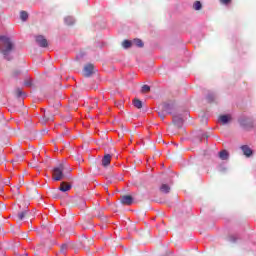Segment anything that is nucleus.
Masks as SVG:
<instances>
[{
    "instance_id": "obj_39",
    "label": "nucleus",
    "mask_w": 256,
    "mask_h": 256,
    "mask_svg": "<svg viewBox=\"0 0 256 256\" xmlns=\"http://www.w3.org/2000/svg\"><path fill=\"white\" fill-rule=\"evenodd\" d=\"M24 256H27V254H25Z\"/></svg>"
},
{
    "instance_id": "obj_9",
    "label": "nucleus",
    "mask_w": 256,
    "mask_h": 256,
    "mask_svg": "<svg viewBox=\"0 0 256 256\" xmlns=\"http://www.w3.org/2000/svg\"><path fill=\"white\" fill-rule=\"evenodd\" d=\"M161 111H164V113H168V115H171V112L173 111V104H170V103L162 104Z\"/></svg>"
},
{
    "instance_id": "obj_28",
    "label": "nucleus",
    "mask_w": 256,
    "mask_h": 256,
    "mask_svg": "<svg viewBox=\"0 0 256 256\" xmlns=\"http://www.w3.org/2000/svg\"><path fill=\"white\" fill-rule=\"evenodd\" d=\"M69 249V244H63L60 248L61 253H65Z\"/></svg>"
},
{
    "instance_id": "obj_10",
    "label": "nucleus",
    "mask_w": 256,
    "mask_h": 256,
    "mask_svg": "<svg viewBox=\"0 0 256 256\" xmlns=\"http://www.w3.org/2000/svg\"><path fill=\"white\" fill-rule=\"evenodd\" d=\"M71 184L67 182H61L59 191H62V193H67V191H71Z\"/></svg>"
},
{
    "instance_id": "obj_33",
    "label": "nucleus",
    "mask_w": 256,
    "mask_h": 256,
    "mask_svg": "<svg viewBox=\"0 0 256 256\" xmlns=\"http://www.w3.org/2000/svg\"><path fill=\"white\" fill-rule=\"evenodd\" d=\"M207 99L211 103L212 101H214L215 97H213V95H208Z\"/></svg>"
},
{
    "instance_id": "obj_8",
    "label": "nucleus",
    "mask_w": 256,
    "mask_h": 256,
    "mask_svg": "<svg viewBox=\"0 0 256 256\" xmlns=\"http://www.w3.org/2000/svg\"><path fill=\"white\" fill-rule=\"evenodd\" d=\"M172 121L177 129H181L183 127V118L181 116H173Z\"/></svg>"
},
{
    "instance_id": "obj_27",
    "label": "nucleus",
    "mask_w": 256,
    "mask_h": 256,
    "mask_svg": "<svg viewBox=\"0 0 256 256\" xmlns=\"http://www.w3.org/2000/svg\"><path fill=\"white\" fill-rule=\"evenodd\" d=\"M14 94H15L17 97H21V95H23V90H21V88H17V89L14 91Z\"/></svg>"
},
{
    "instance_id": "obj_38",
    "label": "nucleus",
    "mask_w": 256,
    "mask_h": 256,
    "mask_svg": "<svg viewBox=\"0 0 256 256\" xmlns=\"http://www.w3.org/2000/svg\"><path fill=\"white\" fill-rule=\"evenodd\" d=\"M5 183V185H7V182H4Z\"/></svg>"
},
{
    "instance_id": "obj_26",
    "label": "nucleus",
    "mask_w": 256,
    "mask_h": 256,
    "mask_svg": "<svg viewBox=\"0 0 256 256\" xmlns=\"http://www.w3.org/2000/svg\"><path fill=\"white\" fill-rule=\"evenodd\" d=\"M19 75H21L20 70H13L11 73V77H13V78L19 77Z\"/></svg>"
},
{
    "instance_id": "obj_22",
    "label": "nucleus",
    "mask_w": 256,
    "mask_h": 256,
    "mask_svg": "<svg viewBox=\"0 0 256 256\" xmlns=\"http://www.w3.org/2000/svg\"><path fill=\"white\" fill-rule=\"evenodd\" d=\"M131 45H133V42H131L129 40H124L122 43V47H124V49H129V47H131Z\"/></svg>"
},
{
    "instance_id": "obj_17",
    "label": "nucleus",
    "mask_w": 256,
    "mask_h": 256,
    "mask_svg": "<svg viewBox=\"0 0 256 256\" xmlns=\"http://www.w3.org/2000/svg\"><path fill=\"white\" fill-rule=\"evenodd\" d=\"M161 193H169L171 191V187L167 184H162L160 187Z\"/></svg>"
},
{
    "instance_id": "obj_32",
    "label": "nucleus",
    "mask_w": 256,
    "mask_h": 256,
    "mask_svg": "<svg viewBox=\"0 0 256 256\" xmlns=\"http://www.w3.org/2000/svg\"><path fill=\"white\" fill-rule=\"evenodd\" d=\"M24 85H25L26 87H31V80H26V81L24 82Z\"/></svg>"
},
{
    "instance_id": "obj_29",
    "label": "nucleus",
    "mask_w": 256,
    "mask_h": 256,
    "mask_svg": "<svg viewBox=\"0 0 256 256\" xmlns=\"http://www.w3.org/2000/svg\"><path fill=\"white\" fill-rule=\"evenodd\" d=\"M158 116L160 117V119H162V121L165 120V111L161 110L158 112Z\"/></svg>"
},
{
    "instance_id": "obj_14",
    "label": "nucleus",
    "mask_w": 256,
    "mask_h": 256,
    "mask_svg": "<svg viewBox=\"0 0 256 256\" xmlns=\"http://www.w3.org/2000/svg\"><path fill=\"white\" fill-rule=\"evenodd\" d=\"M219 158L222 161H227V159H229V152H227V150H222L219 152Z\"/></svg>"
},
{
    "instance_id": "obj_11",
    "label": "nucleus",
    "mask_w": 256,
    "mask_h": 256,
    "mask_svg": "<svg viewBox=\"0 0 256 256\" xmlns=\"http://www.w3.org/2000/svg\"><path fill=\"white\" fill-rule=\"evenodd\" d=\"M111 165V155L105 154L102 158V167H109Z\"/></svg>"
},
{
    "instance_id": "obj_15",
    "label": "nucleus",
    "mask_w": 256,
    "mask_h": 256,
    "mask_svg": "<svg viewBox=\"0 0 256 256\" xmlns=\"http://www.w3.org/2000/svg\"><path fill=\"white\" fill-rule=\"evenodd\" d=\"M133 105H134V107H136V109L143 108V102L137 98L133 100Z\"/></svg>"
},
{
    "instance_id": "obj_34",
    "label": "nucleus",
    "mask_w": 256,
    "mask_h": 256,
    "mask_svg": "<svg viewBox=\"0 0 256 256\" xmlns=\"http://www.w3.org/2000/svg\"><path fill=\"white\" fill-rule=\"evenodd\" d=\"M19 183H20V185H23V184H25V180H23V178H22V179H20Z\"/></svg>"
},
{
    "instance_id": "obj_3",
    "label": "nucleus",
    "mask_w": 256,
    "mask_h": 256,
    "mask_svg": "<svg viewBox=\"0 0 256 256\" xmlns=\"http://www.w3.org/2000/svg\"><path fill=\"white\" fill-rule=\"evenodd\" d=\"M57 115V108L50 107L49 111L44 113V120L45 121H53V118Z\"/></svg>"
},
{
    "instance_id": "obj_30",
    "label": "nucleus",
    "mask_w": 256,
    "mask_h": 256,
    "mask_svg": "<svg viewBox=\"0 0 256 256\" xmlns=\"http://www.w3.org/2000/svg\"><path fill=\"white\" fill-rule=\"evenodd\" d=\"M222 5H229L231 3V0H219Z\"/></svg>"
},
{
    "instance_id": "obj_31",
    "label": "nucleus",
    "mask_w": 256,
    "mask_h": 256,
    "mask_svg": "<svg viewBox=\"0 0 256 256\" xmlns=\"http://www.w3.org/2000/svg\"><path fill=\"white\" fill-rule=\"evenodd\" d=\"M12 191H13L14 193H16V195H19V186H14V187L12 188Z\"/></svg>"
},
{
    "instance_id": "obj_6",
    "label": "nucleus",
    "mask_w": 256,
    "mask_h": 256,
    "mask_svg": "<svg viewBox=\"0 0 256 256\" xmlns=\"http://www.w3.org/2000/svg\"><path fill=\"white\" fill-rule=\"evenodd\" d=\"M36 43H38L39 47H49V43L47 42V39L43 35L36 36Z\"/></svg>"
},
{
    "instance_id": "obj_37",
    "label": "nucleus",
    "mask_w": 256,
    "mask_h": 256,
    "mask_svg": "<svg viewBox=\"0 0 256 256\" xmlns=\"http://www.w3.org/2000/svg\"><path fill=\"white\" fill-rule=\"evenodd\" d=\"M56 105H57V107H59L61 104L57 103Z\"/></svg>"
},
{
    "instance_id": "obj_5",
    "label": "nucleus",
    "mask_w": 256,
    "mask_h": 256,
    "mask_svg": "<svg viewBox=\"0 0 256 256\" xmlns=\"http://www.w3.org/2000/svg\"><path fill=\"white\" fill-rule=\"evenodd\" d=\"M93 71H95V65H93V64L85 65L84 69H83L84 77H91L93 74Z\"/></svg>"
},
{
    "instance_id": "obj_35",
    "label": "nucleus",
    "mask_w": 256,
    "mask_h": 256,
    "mask_svg": "<svg viewBox=\"0 0 256 256\" xmlns=\"http://www.w3.org/2000/svg\"><path fill=\"white\" fill-rule=\"evenodd\" d=\"M230 241H232V243H235V237L231 236Z\"/></svg>"
},
{
    "instance_id": "obj_4",
    "label": "nucleus",
    "mask_w": 256,
    "mask_h": 256,
    "mask_svg": "<svg viewBox=\"0 0 256 256\" xmlns=\"http://www.w3.org/2000/svg\"><path fill=\"white\" fill-rule=\"evenodd\" d=\"M80 244L86 251H89V247H91V245H93V239L83 236L80 240Z\"/></svg>"
},
{
    "instance_id": "obj_16",
    "label": "nucleus",
    "mask_w": 256,
    "mask_h": 256,
    "mask_svg": "<svg viewBox=\"0 0 256 256\" xmlns=\"http://www.w3.org/2000/svg\"><path fill=\"white\" fill-rule=\"evenodd\" d=\"M40 163L41 161H39V158H37V156H34L33 161L30 163V166L33 168H37L39 167Z\"/></svg>"
},
{
    "instance_id": "obj_36",
    "label": "nucleus",
    "mask_w": 256,
    "mask_h": 256,
    "mask_svg": "<svg viewBox=\"0 0 256 256\" xmlns=\"http://www.w3.org/2000/svg\"><path fill=\"white\" fill-rule=\"evenodd\" d=\"M81 205H82V207H85V201L84 200H81Z\"/></svg>"
},
{
    "instance_id": "obj_23",
    "label": "nucleus",
    "mask_w": 256,
    "mask_h": 256,
    "mask_svg": "<svg viewBox=\"0 0 256 256\" xmlns=\"http://www.w3.org/2000/svg\"><path fill=\"white\" fill-rule=\"evenodd\" d=\"M64 21L66 25H73V23H75V20H73V17H70V16L66 17Z\"/></svg>"
},
{
    "instance_id": "obj_25",
    "label": "nucleus",
    "mask_w": 256,
    "mask_h": 256,
    "mask_svg": "<svg viewBox=\"0 0 256 256\" xmlns=\"http://www.w3.org/2000/svg\"><path fill=\"white\" fill-rule=\"evenodd\" d=\"M149 91H151V87L149 85H143L141 92L142 93H149Z\"/></svg>"
},
{
    "instance_id": "obj_13",
    "label": "nucleus",
    "mask_w": 256,
    "mask_h": 256,
    "mask_svg": "<svg viewBox=\"0 0 256 256\" xmlns=\"http://www.w3.org/2000/svg\"><path fill=\"white\" fill-rule=\"evenodd\" d=\"M218 119L222 125H227L231 121V115H220Z\"/></svg>"
},
{
    "instance_id": "obj_7",
    "label": "nucleus",
    "mask_w": 256,
    "mask_h": 256,
    "mask_svg": "<svg viewBox=\"0 0 256 256\" xmlns=\"http://www.w3.org/2000/svg\"><path fill=\"white\" fill-rule=\"evenodd\" d=\"M122 205H133V196L131 195H123L121 197Z\"/></svg>"
},
{
    "instance_id": "obj_19",
    "label": "nucleus",
    "mask_w": 256,
    "mask_h": 256,
    "mask_svg": "<svg viewBox=\"0 0 256 256\" xmlns=\"http://www.w3.org/2000/svg\"><path fill=\"white\" fill-rule=\"evenodd\" d=\"M133 45H136V47H144L143 40L141 39H134L132 41Z\"/></svg>"
},
{
    "instance_id": "obj_21",
    "label": "nucleus",
    "mask_w": 256,
    "mask_h": 256,
    "mask_svg": "<svg viewBox=\"0 0 256 256\" xmlns=\"http://www.w3.org/2000/svg\"><path fill=\"white\" fill-rule=\"evenodd\" d=\"M23 159H25V155H23V153H21L16 156V158L14 159V162L21 163V161H23Z\"/></svg>"
},
{
    "instance_id": "obj_1",
    "label": "nucleus",
    "mask_w": 256,
    "mask_h": 256,
    "mask_svg": "<svg viewBox=\"0 0 256 256\" xmlns=\"http://www.w3.org/2000/svg\"><path fill=\"white\" fill-rule=\"evenodd\" d=\"M14 47L15 45L11 38L7 36H0V53L4 55V59H7V61H11L9 55H11V51H13Z\"/></svg>"
},
{
    "instance_id": "obj_24",
    "label": "nucleus",
    "mask_w": 256,
    "mask_h": 256,
    "mask_svg": "<svg viewBox=\"0 0 256 256\" xmlns=\"http://www.w3.org/2000/svg\"><path fill=\"white\" fill-rule=\"evenodd\" d=\"M26 215H27V211L18 213V220L23 221L25 219Z\"/></svg>"
},
{
    "instance_id": "obj_2",
    "label": "nucleus",
    "mask_w": 256,
    "mask_h": 256,
    "mask_svg": "<svg viewBox=\"0 0 256 256\" xmlns=\"http://www.w3.org/2000/svg\"><path fill=\"white\" fill-rule=\"evenodd\" d=\"M63 171H65V163H60L53 169L52 179L53 181H61L64 177Z\"/></svg>"
},
{
    "instance_id": "obj_20",
    "label": "nucleus",
    "mask_w": 256,
    "mask_h": 256,
    "mask_svg": "<svg viewBox=\"0 0 256 256\" xmlns=\"http://www.w3.org/2000/svg\"><path fill=\"white\" fill-rule=\"evenodd\" d=\"M20 18L22 21H27V19H29V14L27 13V11H21Z\"/></svg>"
},
{
    "instance_id": "obj_18",
    "label": "nucleus",
    "mask_w": 256,
    "mask_h": 256,
    "mask_svg": "<svg viewBox=\"0 0 256 256\" xmlns=\"http://www.w3.org/2000/svg\"><path fill=\"white\" fill-rule=\"evenodd\" d=\"M202 8H203V4H201L200 1L194 2V4H193V9H194L195 11H201Z\"/></svg>"
},
{
    "instance_id": "obj_12",
    "label": "nucleus",
    "mask_w": 256,
    "mask_h": 256,
    "mask_svg": "<svg viewBox=\"0 0 256 256\" xmlns=\"http://www.w3.org/2000/svg\"><path fill=\"white\" fill-rule=\"evenodd\" d=\"M241 150L246 157H251L253 155V150H251V148L247 145L241 146Z\"/></svg>"
}]
</instances>
